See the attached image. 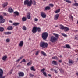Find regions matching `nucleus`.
I'll return each instance as SVG.
<instances>
[{"label": "nucleus", "instance_id": "obj_1", "mask_svg": "<svg viewBox=\"0 0 78 78\" xmlns=\"http://www.w3.org/2000/svg\"><path fill=\"white\" fill-rule=\"evenodd\" d=\"M32 4H33L34 5H35L36 4V2L34 0H33V2L32 0H30V1L29 0H26L24 2V5H27L28 6H31Z\"/></svg>", "mask_w": 78, "mask_h": 78}, {"label": "nucleus", "instance_id": "obj_2", "mask_svg": "<svg viewBox=\"0 0 78 78\" xmlns=\"http://www.w3.org/2000/svg\"><path fill=\"white\" fill-rule=\"evenodd\" d=\"M48 36V32H43V33L42 34V37L44 40H45L47 39Z\"/></svg>", "mask_w": 78, "mask_h": 78}, {"label": "nucleus", "instance_id": "obj_3", "mask_svg": "<svg viewBox=\"0 0 78 78\" xmlns=\"http://www.w3.org/2000/svg\"><path fill=\"white\" fill-rule=\"evenodd\" d=\"M40 47L42 48H45L47 47L48 44L44 42H41L40 44Z\"/></svg>", "mask_w": 78, "mask_h": 78}, {"label": "nucleus", "instance_id": "obj_4", "mask_svg": "<svg viewBox=\"0 0 78 78\" xmlns=\"http://www.w3.org/2000/svg\"><path fill=\"white\" fill-rule=\"evenodd\" d=\"M57 39L58 38H56V37L54 36H52L51 37L50 41L51 42L54 43L57 41Z\"/></svg>", "mask_w": 78, "mask_h": 78}, {"label": "nucleus", "instance_id": "obj_5", "mask_svg": "<svg viewBox=\"0 0 78 78\" xmlns=\"http://www.w3.org/2000/svg\"><path fill=\"white\" fill-rule=\"evenodd\" d=\"M3 74V70L2 69H0V78H5L6 76H4L2 77Z\"/></svg>", "mask_w": 78, "mask_h": 78}, {"label": "nucleus", "instance_id": "obj_6", "mask_svg": "<svg viewBox=\"0 0 78 78\" xmlns=\"http://www.w3.org/2000/svg\"><path fill=\"white\" fill-rule=\"evenodd\" d=\"M3 17L2 15H0V23H2L5 22V20L3 19Z\"/></svg>", "mask_w": 78, "mask_h": 78}, {"label": "nucleus", "instance_id": "obj_7", "mask_svg": "<svg viewBox=\"0 0 78 78\" xmlns=\"http://www.w3.org/2000/svg\"><path fill=\"white\" fill-rule=\"evenodd\" d=\"M41 16L43 18H45L46 17V13L43 12H41Z\"/></svg>", "mask_w": 78, "mask_h": 78}, {"label": "nucleus", "instance_id": "obj_8", "mask_svg": "<svg viewBox=\"0 0 78 78\" xmlns=\"http://www.w3.org/2000/svg\"><path fill=\"white\" fill-rule=\"evenodd\" d=\"M45 70V69L44 68L43 69L41 70V72H42L43 73L44 75L45 76V77H47V74L45 72H44V71Z\"/></svg>", "mask_w": 78, "mask_h": 78}, {"label": "nucleus", "instance_id": "obj_9", "mask_svg": "<svg viewBox=\"0 0 78 78\" xmlns=\"http://www.w3.org/2000/svg\"><path fill=\"white\" fill-rule=\"evenodd\" d=\"M59 16V15L58 14H57L55 15L54 16V19L55 20H58V17Z\"/></svg>", "mask_w": 78, "mask_h": 78}, {"label": "nucleus", "instance_id": "obj_10", "mask_svg": "<svg viewBox=\"0 0 78 78\" xmlns=\"http://www.w3.org/2000/svg\"><path fill=\"white\" fill-rule=\"evenodd\" d=\"M37 31V27H34L32 30V32L34 33H35Z\"/></svg>", "mask_w": 78, "mask_h": 78}, {"label": "nucleus", "instance_id": "obj_11", "mask_svg": "<svg viewBox=\"0 0 78 78\" xmlns=\"http://www.w3.org/2000/svg\"><path fill=\"white\" fill-rule=\"evenodd\" d=\"M18 74L20 77H23L24 76V73L22 72H19Z\"/></svg>", "mask_w": 78, "mask_h": 78}, {"label": "nucleus", "instance_id": "obj_12", "mask_svg": "<svg viewBox=\"0 0 78 78\" xmlns=\"http://www.w3.org/2000/svg\"><path fill=\"white\" fill-rule=\"evenodd\" d=\"M69 30V27H65L64 29V31L65 32L68 31Z\"/></svg>", "mask_w": 78, "mask_h": 78}, {"label": "nucleus", "instance_id": "obj_13", "mask_svg": "<svg viewBox=\"0 0 78 78\" xmlns=\"http://www.w3.org/2000/svg\"><path fill=\"white\" fill-rule=\"evenodd\" d=\"M23 41H21L20 42V43L19 44V46H20L21 47H22L23 46Z\"/></svg>", "mask_w": 78, "mask_h": 78}, {"label": "nucleus", "instance_id": "obj_14", "mask_svg": "<svg viewBox=\"0 0 78 78\" xmlns=\"http://www.w3.org/2000/svg\"><path fill=\"white\" fill-rule=\"evenodd\" d=\"M9 12L10 13H12L13 12V10L11 8H9L8 9Z\"/></svg>", "mask_w": 78, "mask_h": 78}, {"label": "nucleus", "instance_id": "obj_15", "mask_svg": "<svg viewBox=\"0 0 78 78\" xmlns=\"http://www.w3.org/2000/svg\"><path fill=\"white\" fill-rule=\"evenodd\" d=\"M27 18L28 19H31V16L30 14V13H28L27 14Z\"/></svg>", "mask_w": 78, "mask_h": 78}, {"label": "nucleus", "instance_id": "obj_16", "mask_svg": "<svg viewBox=\"0 0 78 78\" xmlns=\"http://www.w3.org/2000/svg\"><path fill=\"white\" fill-rule=\"evenodd\" d=\"M4 34L5 35L11 34V32H4Z\"/></svg>", "mask_w": 78, "mask_h": 78}, {"label": "nucleus", "instance_id": "obj_17", "mask_svg": "<svg viewBox=\"0 0 78 78\" xmlns=\"http://www.w3.org/2000/svg\"><path fill=\"white\" fill-rule=\"evenodd\" d=\"M7 29L9 30H12L13 29L12 26H9L7 28Z\"/></svg>", "mask_w": 78, "mask_h": 78}, {"label": "nucleus", "instance_id": "obj_18", "mask_svg": "<svg viewBox=\"0 0 78 78\" xmlns=\"http://www.w3.org/2000/svg\"><path fill=\"white\" fill-rule=\"evenodd\" d=\"M8 5L7 2L5 3L4 4H2L3 7L5 8V7L6 6Z\"/></svg>", "mask_w": 78, "mask_h": 78}, {"label": "nucleus", "instance_id": "obj_19", "mask_svg": "<svg viewBox=\"0 0 78 78\" xmlns=\"http://www.w3.org/2000/svg\"><path fill=\"white\" fill-rule=\"evenodd\" d=\"M20 23H14L12 24V25L15 26H17Z\"/></svg>", "mask_w": 78, "mask_h": 78}, {"label": "nucleus", "instance_id": "obj_20", "mask_svg": "<svg viewBox=\"0 0 78 78\" xmlns=\"http://www.w3.org/2000/svg\"><path fill=\"white\" fill-rule=\"evenodd\" d=\"M53 35L55 36L56 37V38H57V39L59 38V35H58V34H53Z\"/></svg>", "mask_w": 78, "mask_h": 78}, {"label": "nucleus", "instance_id": "obj_21", "mask_svg": "<svg viewBox=\"0 0 78 78\" xmlns=\"http://www.w3.org/2000/svg\"><path fill=\"white\" fill-rule=\"evenodd\" d=\"M60 28L61 30H64L65 29V27L63 26H62V25H60Z\"/></svg>", "mask_w": 78, "mask_h": 78}, {"label": "nucleus", "instance_id": "obj_22", "mask_svg": "<svg viewBox=\"0 0 78 78\" xmlns=\"http://www.w3.org/2000/svg\"><path fill=\"white\" fill-rule=\"evenodd\" d=\"M50 9V8L49 6H47L45 8V10H49Z\"/></svg>", "mask_w": 78, "mask_h": 78}, {"label": "nucleus", "instance_id": "obj_23", "mask_svg": "<svg viewBox=\"0 0 78 78\" xmlns=\"http://www.w3.org/2000/svg\"><path fill=\"white\" fill-rule=\"evenodd\" d=\"M7 58V56H5L3 57V58H2V59L4 61H5L6 60Z\"/></svg>", "mask_w": 78, "mask_h": 78}, {"label": "nucleus", "instance_id": "obj_24", "mask_svg": "<svg viewBox=\"0 0 78 78\" xmlns=\"http://www.w3.org/2000/svg\"><path fill=\"white\" fill-rule=\"evenodd\" d=\"M4 30V28L3 27H0V31L2 32Z\"/></svg>", "mask_w": 78, "mask_h": 78}, {"label": "nucleus", "instance_id": "obj_25", "mask_svg": "<svg viewBox=\"0 0 78 78\" xmlns=\"http://www.w3.org/2000/svg\"><path fill=\"white\" fill-rule=\"evenodd\" d=\"M52 63L53 64H54V65H57L56 62L55 61H53L52 62Z\"/></svg>", "mask_w": 78, "mask_h": 78}, {"label": "nucleus", "instance_id": "obj_26", "mask_svg": "<svg viewBox=\"0 0 78 78\" xmlns=\"http://www.w3.org/2000/svg\"><path fill=\"white\" fill-rule=\"evenodd\" d=\"M41 54H43L45 56H47V55L43 51H41Z\"/></svg>", "mask_w": 78, "mask_h": 78}, {"label": "nucleus", "instance_id": "obj_27", "mask_svg": "<svg viewBox=\"0 0 78 78\" xmlns=\"http://www.w3.org/2000/svg\"><path fill=\"white\" fill-rule=\"evenodd\" d=\"M60 9H58V10H56L55 11V13H58L60 12Z\"/></svg>", "mask_w": 78, "mask_h": 78}, {"label": "nucleus", "instance_id": "obj_28", "mask_svg": "<svg viewBox=\"0 0 78 78\" xmlns=\"http://www.w3.org/2000/svg\"><path fill=\"white\" fill-rule=\"evenodd\" d=\"M52 59H57V60H58V58L56 56H54V57H53L52 58Z\"/></svg>", "mask_w": 78, "mask_h": 78}, {"label": "nucleus", "instance_id": "obj_29", "mask_svg": "<svg viewBox=\"0 0 78 78\" xmlns=\"http://www.w3.org/2000/svg\"><path fill=\"white\" fill-rule=\"evenodd\" d=\"M22 20L23 21H26L27 20V19L25 17H23L22 19Z\"/></svg>", "mask_w": 78, "mask_h": 78}, {"label": "nucleus", "instance_id": "obj_30", "mask_svg": "<svg viewBox=\"0 0 78 78\" xmlns=\"http://www.w3.org/2000/svg\"><path fill=\"white\" fill-rule=\"evenodd\" d=\"M14 13L17 16H18L19 15V13L17 11H16L14 12Z\"/></svg>", "mask_w": 78, "mask_h": 78}, {"label": "nucleus", "instance_id": "obj_31", "mask_svg": "<svg viewBox=\"0 0 78 78\" xmlns=\"http://www.w3.org/2000/svg\"><path fill=\"white\" fill-rule=\"evenodd\" d=\"M65 1L66 2H67L68 3H72V2L71 1H70L69 0H66Z\"/></svg>", "mask_w": 78, "mask_h": 78}, {"label": "nucleus", "instance_id": "obj_32", "mask_svg": "<svg viewBox=\"0 0 78 78\" xmlns=\"http://www.w3.org/2000/svg\"><path fill=\"white\" fill-rule=\"evenodd\" d=\"M73 5L76 6H78V3H75L73 4Z\"/></svg>", "mask_w": 78, "mask_h": 78}, {"label": "nucleus", "instance_id": "obj_33", "mask_svg": "<svg viewBox=\"0 0 78 78\" xmlns=\"http://www.w3.org/2000/svg\"><path fill=\"white\" fill-rule=\"evenodd\" d=\"M69 63H70V64H73V61L72 60H69Z\"/></svg>", "mask_w": 78, "mask_h": 78}, {"label": "nucleus", "instance_id": "obj_34", "mask_svg": "<svg viewBox=\"0 0 78 78\" xmlns=\"http://www.w3.org/2000/svg\"><path fill=\"white\" fill-rule=\"evenodd\" d=\"M31 70L34 71H35V69H34L33 67H31Z\"/></svg>", "mask_w": 78, "mask_h": 78}, {"label": "nucleus", "instance_id": "obj_35", "mask_svg": "<svg viewBox=\"0 0 78 78\" xmlns=\"http://www.w3.org/2000/svg\"><path fill=\"white\" fill-rule=\"evenodd\" d=\"M23 29L25 30H27V28L24 26H23Z\"/></svg>", "mask_w": 78, "mask_h": 78}, {"label": "nucleus", "instance_id": "obj_36", "mask_svg": "<svg viewBox=\"0 0 78 78\" xmlns=\"http://www.w3.org/2000/svg\"><path fill=\"white\" fill-rule=\"evenodd\" d=\"M40 52V50H38L36 53L35 55H38L39 52Z\"/></svg>", "mask_w": 78, "mask_h": 78}, {"label": "nucleus", "instance_id": "obj_37", "mask_svg": "<svg viewBox=\"0 0 78 78\" xmlns=\"http://www.w3.org/2000/svg\"><path fill=\"white\" fill-rule=\"evenodd\" d=\"M31 64L32 63L30 62L28 63H27V66H30Z\"/></svg>", "mask_w": 78, "mask_h": 78}, {"label": "nucleus", "instance_id": "obj_38", "mask_svg": "<svg viewBox=\"0 0 78 78\" xmlns=\"http://www.w3.org/2000/svg\"><path fill=\"white\" fill-rule=\"evenodd\" d=\"M66 47L67 48H70V46L68 44H67L66 45Z\"/></svg>", "mask_w": 78, "mask_h": 78}, {"label": "nucleus", "instance_id": "obj_39", "mask_svg": "<svg viewBox=\"0 0 78 78\" xmlns=\"http://www.w3.org/2000/svg\"><path fill=\"white\" fill-rule=\"evenodd\" d=\"M62 35L65 37H67V35H66V34H64V33L62 34Z\"/></svg>", "mask_w": 78, "mask_h": 78}, {"label": "nucleus", "instance_id": "obj_40", "mask_svg": "<svg viewBox=\"0 0 78 78\" xmlns=\"http://www.w3.org/2000/svg\"><path fill=\"white\" fill-rule=\"evenodd\" d=\"M37 30L38 32L41 31V29L40 27H38V28H37Z\"/></svg>", "mask_w": 78, "mask_h": 78}, {"label": "nucleus", "instance_id": "obj_41", "mask_svg": "<svg viewBox=\"0 0 78 78\" xmlns=\"http://www.w3.org/2000/svg\"><path fill=\"white\" fill-rule=\"evenodd\" d=\"M49 6L51 7H53L54 6V5L53 4L51 3L49 4Z\"/></svg>", "mask_w": 78, "mask_h": 78}, {"label": "nucleus", "instance_id": "obj_42", "mask_svg": "<svg viewBox=\"0 0 78 78\" xmlns=\"http://www.w3.org/2000/svg\"><path fill=\"white\" fill-rule=\"evenodd\" d=\"M75 39L76 40H78V35H77Z\"/></svg>", "mask_w": 78, "mask_h": 78}, {"label": "nucleus", "instance_id": "obj_43", "mask_svg": "<svg viewBox=\"0 0 78 78\" xmlns=\"http://www.w3.org/2000/svg\"><path fill=\"white\" fill-rule=\"evenodd\" d=\"M10 41V40L9 39H7L6 40V42H9Z\"/></svg>", "mask_w": 78, "mask_h": 78}, {"label": "nucleus", "instance_id": "obj_44", "mask_svg": "<svg viewBox=\"0 0 78 78\" xmlns=\"http://www.w3.org/2000/svg\"><path fill=\"white\" fill-rule=\"evenodd\" d=\"M22 62H26L25 59H23V60H22Z\"/></svg>", "mask_w": 78, "mask_h": 78}, {"label": "nucleus", "instance_id": "obj_45", "mask_svg": "<svg viewBox=\"0 0 78 78\" xmlns=\"http://www.w3.org/2000/svg\"><path fill=\"white\" fill-rule=\"evenodd\" d=\"M30 76L31 77H33L34 76V75H32L31 74H30Z\"/></svg>", "mask_w": 78, "mask_h": 78}, {"label": "nucleus", "instance_id": "obj_46", "mask_svg": "<svg viewBox=\"0 0 78 78\" xmlns=\"http://www.w3.org/2000/svg\"><path fill=\"white\" fill-rule=\"evenodd\" d=\"M20 59H19L17 60H16V62H18L19 61H20Z\"/></svg>", "mask_w": 78, "mask_h": 78}, {"label": "nucleus", "instance_id": "obj_47", "mask_svg": "<svg viewBox=\"0 0 78 78\" xmlns=\"http://www.w3.org/2000/svg\"><path fill=\"white\" fill-rule=\"evenodd\" d=\"M34 20L35 21L37 22L38 21V19H37V18H35Z\"/></svg>", "mask_w": 78, "mask_h": 78}, {"label": "nucleus", "instance_id": "obj_48", "mask_svg": "<svg viewBox=\"0 0 78 78\" xmlns=\"http://www.w3.org/2000/svg\"><path fill=\"white\" fill-rule=\"evenodd\" d=\"M3 15L4 16H6L7 14L6 13L4 12L3 13Z\"/></svg>", "mask_w": 78, "mask_h": 78}, {"label": "nucleus", "instance_id": "obj_49", "mask_svg": "<svg viewBox=\"0 0 78 78\" xmlns=\"http://www.w3.org/2000/svg\"><path fill=\"white\" fill-rule=\"evenodd\" d=\"M55 72L57 73H58V71L56 70H55L54 71Z\"/></svg>", "mask_w": 78, "mask_h": 78}, {"label": "nucleus", "instance_id": "obj_50", "mask_svg": "<svg viewBox=\"0 0 78 78\" xmlns=\"http://www.w3.org/2000/svg\"><path fill=\"white\" fill-rule=\"evenodd\" d=\"M59 70L61 72H63V70L62 69H60Z\"/></svg>", "mask_w": 78, "mask_h": 78}, {"label": "nucleus", "instance_id": "obj_51", "mask_svg": "<svg viewBox=\"0 0 78 78\" xmlns=\"http://www.w3.org/2000/svg\"><path fill=\"white\" fill-rule=\"evenodd\" d=\"M59 62L61 63V62H62V61L61 60H59Z\"/></svg>", "mask_w": 78, "mask_h": 78}, {"label": "nucleus", "instance_id": "obj_52", "mask_svg": "<svg viewBox=\"0 0 78 78\" xmlns=\"http://www.w3.org/2000/svg\"><path fill=\"white\" fill-rule=\"evenodd\" d=\"M70 19L72 20H73V16H71V17H70Z\"/></svg>", "mask_w": 78, "mask_h": 78}, {"label": "nucleus", "instance_id": "obj_53", "mask_svg": "<svg viewBox=\"0 0 78 78\" xmlns=\"http://www.w3.org/2000/svg\"><path fill=\"white\" fill-rule=\"evenodd\" d=\"M12 71H13L12 70H11L10 72V73L11 74L12 73Z\"/></svg>", "mask_w": 78, "mask_h": 78}, {"label": "nucleus", "instance_id": "obj_54", "mask_svg": "<svg viewBox=\"0 0 78 78\" xmlns=\"http://www.w3.org/2000/svg\"><path fill=\"white\" fill-rule=\"evenodd\" d=\"M48 75L49 77H51V76L50 74H48Z\"/></svg>", "mask_w": 78, "mask_h": 78}, {"label": "nucleus", "instance_id": "obj_55", "mask_svg": "<svg viewBox=\"0 0 78 78\" xmlns=\"http://www.w3.org/2000/svg\"><path fill=\"white\" fill-rule=\"evenodd\" d=\"M23 58V57H21L20 58V59L21 60L22 58Z\"/></svg>", "mask_w": 78, "mask_h": 78}, {"label": "nucleus", "instance_id": "obj_56", "mask_svg": "<svg viewBox=\"0 0 78 78\" xmlns=\"http://www.w3.org/2000/svg\"><path fill=\"white\" fill-rule=\"evenodd\" d=\"M9 22H10V23H12V21H9Z\"/></svg>", "mask_w": 78, "mask_h": 78}, {"label": "nucleus", "instance_id": "obj_57", "mask_svg": "<svg viewBox=\"0 0 78 78\" xmlns=\"http://www.w3.org/2000/svg\"><path fill=\"white\" fill-rule=\"evenodd\" d=\"M76 75H77V76H78V73H76Z\"/></svg>", "mask_w": 78, "mask_h": 78}, {"label": "nucleus", "instance_id": "obj_58", "mask_svg": "<svg viewBox=\"0 0 78 78\" xmlns=\"http://www.w3.org/2000/svg\"><path fill=\"white\" fill-rule=\"evenodd\" d=\"M60 57L61 58H62V56L61 55L60 56Z\"/></svg>", "mask_w": 78, "mask_h": 78}, {"label": "nucleus", "instance_id": "obj_59", "mask_svg": "<svg viewBox=\"0 0 78 78\" xmlns=\"http://www.w3.org/2000/svg\"><path fill=\"white\" fill-rule=\"evenodd\" d=\"M17 66L18 67H20V65H19Z\"/></svg>", "mask_w": 78, "mask_h": 78}, {"label": "nucleus", "instance_id": "obj_60", "mask_svg": "<svg viewBox=\"0 0 78 78\" xmlns=\"http://www.w3.org/2000/svg\"><path fill=\"white\" fill-rule=\"evenodd\" d=\"M53 69H51V70L52 71H53Z\"/></svg>", "mask_w": 78, "mask_h": 78}, {"label": "nucleus", "instance_id": "obj_61", "mask_svg": "<svg viewBox=\"0 0 78 78\" xmlns=\"http://www.w3.org/2000/svg\"><path fill=\"white\" fill-rule=\"evenodd\" d=\"M22 62H22V61L20 62V63H22Z\"/></svg>", "mask_w": 78, "mask_h": 78}, {"label": "nucleus", "instance_id": "obj_62", "mask_svg": "<svg viewBox=\"0 0 78 78\" xmlns=\"http://www.w3.org/2000/svg\"><path fill=\"white\" fill-rule=\"evenodd\" d=\"M55 27H58V26H55Z\"/></svg>", "mask_w": 78, "mask_h": 78}, {"label": "nucleus", "instance_id": "obj_63", "mask_svg": "<svg viewBox=\"0 0 78 78\" xmlns=\"http://www.w3.org/2000/svg\"><path fill=\"white\" fill-rule=\"evenodd\" d=\"M77 60L78 61V58H77Z\"/></svg>", "mask_w": 78, "mask_h": 78}, {"label": "nucleus", "instance_id": "obj_64", "mask_svg": "<svg viewBox=\"0 0 78 78\" xmlns=\"http://www.w3.org/2000/svg\"><path fill=\"white\" fill-rule=\"evenodd\" d=\"M77 24H78V21H77Z\"/></svg>", "mask_w": 78, "mask_h": 78}]
</instances>
